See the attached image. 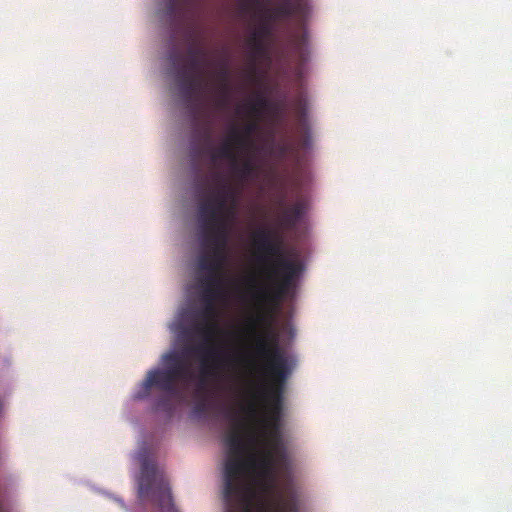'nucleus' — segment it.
I'll list each match as a JSON object with an SVG mask.
<instances>
[{"label": "nucleus", "mask_w": 512, "mask_h": 512, "mask_svg": "<svg viewBox=\"0 0 512 512\" xmlns=\"http://www.w3.org/2000/svg\"><path fill=\"white\" fill-rule=\"evenodd\" d=\"M253 354L263 361L261 371L268 385L261 389L265 418L262 425L260 458L252 457L264 475L277 473L280 478L290 475V459L281 432L283 395L285 385L294 369L293 359L279 346L277 333L272 329L267 313L260 312L251 318Z\"/></svg>", "instance_id": "1"}, {"label": "nucleus", "mask_w": 512, "mask_h": 512, "mask_svg": "<svg viewBox=\"0 0 512 512\" xmlns=\"http://www.w3.org/2000/svg\"><path fill=\"white\" fill-rule=\"evenodd\" d=\"M224 442L228 448L223 491L227 512H297L292 498L278 494L277 473L264 475L253 462L252 457L259 459L261 450L250 451L241 422H235Z\"/></svg>", "instance_id": "2"}, {"label": "nucleus", "mask_w": 512, "mask_h": 512, "mask_svg": "<svg viewBox=\"0 0 512 512\" xmlns=\"http://www.w3.org/2000/svg\"><path fill=\"white\" fill-rule=\"evenodd\" d=\"M283 243V235L278 230L259 229L254 233L253 244L260 254L259 259L266 261L267 257H275L268 269V278L274 283V290L271 294L267 289H258L254 297L260 302L286 296L304 270L300 260L284 257Z\"/></svg>", "instance_id": "3"}, {"label": "nucleus", "mask_w": 512, "mask_h": 512, "mask_svg": "<svg viewBox=\"0 0 512 512\" xmlns=\"http://www.w3.org/2000/svg\"><path fill=\"white\" fill-rule=\"evenodd\" d=\"M162 362L163 368L150 370L147 373L135 397L145 399L150 395L151 388L155 387L163 392L155 401V409L171 413L173 400L181 395L179 384H189L193 379V373L190 365L177 352L164 354Z\"/></svg>", "instance_id": "4"}, {"label": "nucleus", "mask_w": 512, "mask_h": 512, "mask_svg": "<svg viewBox=\"0 0 512 512\" xmlns=\"http://www.w3.org/2000/svg\"><path fill=\"white\" fill-rule=\"evenodd\" d=\"M202 321L194 325L193 330L202 337L203 342L186 348L188 353H195L200 356V381L199 389L205 385L208 377L215 376L221 364V354L215 345H211L212 339L219 333L218 311L215 302H203L200 311Z\"/></svg>", "instance_id": "5"}, {"label": "nucleus", "mask_w": 512, "mask_h": 512, "mask_svg": "<svg viewBox=\"0 0 512 512\" xmlns=\"http://www.w3.org/2000/svg\"><path fill=\"white\" fill-rule=\"evenodd\" d=\"M150 492L160 512H178L173 504L168 481L163 472L157 469L153 461L145 458L141 462L139 494L144 497Z\"/></svg>", "instance_id": "6"}, {"label": "nucleus", "mask_w": 512, "mask_h": 512, "mask_svg": "<svg viewBox=\"0 0 512 512\" xmlns=\"http://www.w3.org/2000/svg\"><path fill=\"white\" fill-rule=\"evenodd\" d=\"M170 61L176 69V78L182 96L190 100L195 95H201L207 85L204 79L207 57H188L187 65H180V56L173 51L170 54Z\"/></svg>", "instance_id": "7"}, {"label": "nucleus", "mask_w": 512, "mask_h": 512, "mask_svg": "<svg viewBox=\"0 0 512 512\" xmlns=\"http://www.w3.org/2000/svg\"><path fill=\"white\" fill-rule=\"evenodd\" d=\"M236 194L225 182L213 189L198 206V219L200 226L221 220L228 216H235Z\"/></svg>", "instance_id": "8"}, {"label": "nucleus", "mask_w": 512, "mask_h": 512, "mask_svg": "<svg viewBox=\"0 0 512 512\" xmlns=\"http://www.w3.org/2000/svg\"><path fill=\"white\" fill-rule=\"evenodd\" d=\"M235 216H228L221 220L201 226L203 233L202 245L227 246L230 234V223Z\"/></svg>", "instance_id": "9"}, {"label": "nucleus", "mask_w": 512, "mask_h": 512, "mask_svg": "<svg viewBox=\"0 0 512 512\" xmlns=\"http://www.w3.org/2000/svg\"><path fill=\"white\" fill-rule=\"evenodd\" d=\"M308 12L309 7L307 3H300L295 0H279L278 4L273 9L269 10L267 17L271 21L293 16L305 19Z\"/></svg>", "instance_id": "10"}, {"label": "nucleus", "mask_w": 512, "mask_h": 512, "mask_svg": "<svg viewBox=\"0 0 512 512\" xmlns=\"http://www.w3.org/2000/svg\"><path fill=\"white\" fill-rule=\"evenodd\" d=\"M307 211L305 199H299L295 203L285 207L279 217V227L283 231H293Z\"/></svg>", "instance_id": "11"}, {"label": "nucleus", "mask_w": 512, "mask_h": 512, "mask_svg": "<svg viewBox=\"0 0 512 512\" xmlns=\"http://www.w3.org/2000/svg\"><path fill=\"white\" fill-rule=\"evenodd\" d=\"M294 109L299 120V125L302 134L300 139V146L303 149H309L312 145V136L307 121L306 100L302 96H299L294 101Z\"/></svg>", "instance_id": "12"}, {"label": "nucleus", "mask_w": 512, "mask_h": 512, "mask_svg": "<svg viewBox=\"0 0 512 512\" xmlns=\"http://www.w3.org/2000/svg\"><path fill=\"white\" fill-rule=\"evenodd\" d=\"M236 148L239 147L231 138L230 132L228 138L217 149H212L211 147H208V149L205 152L209 153L210 159L213 163L221 159H226L229 160L231 164H236L238 157Z\"/></svg>", "instance_id": "13"}, {"label": "nucleus", "mask_w": 512, "mask_h": 512, "mask_svg": "<svg viewBox=\"0 0 512 512\" xmlns=\"http://www.w3.org/2000/svg\"><path fill=\"white\" fill-rule=\"evenodd\" d=\"M216 81H217V98L216 105L219 108L226 106L228 95H229V70L225 63L221 64L218 71L216 72Z\"/></svg>", "instance_id": "14"}, {"label": "nucleus", "mask_w": 512, "mask_h": 512, "mask_svg": "<svg viewBox=\"0 0 512 512\" xmlns=\"http://www.w3.org/2000/svg\"><path fill=\"white\" fill-rule=\"evenodd\" d=\"M259 128L256 121L247 123L243 130L240 131L236 126H233L230 130L231 138L238 147H246L250 144V136L255 133Z\"/></svg>", "instance_id": "15"}, {"label": "nucleus", "mask_w": 512, "mask_h": 512, "mask_svg": "<svg viewBox=\"0 0 512 512\" xmlns=\"http://www.w3.org/2000/svg\"><path fill=\"white\" fill-rule=\"evenodd\" d=\"M249 113L259 116L263 111L278 112L279 106L272 104L262 93H257L255 98L247 104Z\"/></svg>", "instance_id": "16"}, {"label": "nucleus", "mask_w": 512, "mask_h": 512, "mask_svg": "<svg viewBox=\"0 0 512 512\" xmlns=\"http://www.w3.org/2000/svg\"><path fill=\"white\" fill-rule=\"evenodd\" d=\"M292 49L300 64H304L309 60L310 51L308 48V33L306 31L295 36L292 42Z\"/></svg>", "instance_id": "17"}, {"label": "nucleus", "mask_w": 512, "mask_h": 512, "mask_svg": "<svg viewBox=\"0 0 512 512\" xmlns=\"http://www.w3.org/2000/svg\"><path fill=\"white\" fill-rule=\"evenodd\" d=\"M248 46L250 47V59L252 61V73L254 74L256 71V61L263 57L266 52L267 48L265 45V40L260 39L258 37H254L250 35L248 38Z\"/></svg>", "instance_id": "18"}, {"label": "nucleus", "mask_w": 512, "mask_h": 512, "mask_svg": "<svg viewBox=\"0 0 512 512\" xmlns=\"http://www.w3.org/2000/svg\"><path fill=\"white\" fill-rule=\"evenodd\" d=\"M232 167L241 179H248L256 174V166L251 159H246L241 164L237 160Z\"/></svg>", "instance_id": "19"}, {"label": "nucleus", "mask_w": 512, "mask_h": 512, "mask_svg": "<svg viewBox=\"0 0 512 512\" xmlns=\"http://www.w3.org/2000/svg\"><path fill=\"white\" fill-rule=\"evenodd\" d=\"M200 286L201 288L224 286L223 271L206 272V275L200 279Z\"/></svg>", "instance_id": "20"}, {"label": "nucleus", "mask_w": 512, "mask_h": 512, "mask_svg": "<svg viewBox=\"0 0 512 512\" xmlns=\"http://www.w3.org/2000/svg\"><path fill=\"white\" fill-rule=\"evenodd\" d=\"M205 247H208L210 250L208 251L209 254L212 256L213 260L216 262V264L219 266V268L223 271L224 264L227 259L226 249L227 246H221V245H204Z\"/></svg>", "instance_id": "21"}, {"label": "nucleus", "mask_w": 512, "mask_h": 512, "mask_svg": "<svg viewBox=\"0 0 512 512\" xmlns=\"http://www.w3.org/2000/svg\"><path fill=\"white\" fill-rule=\"evenodd\" d=\"M198 267L200 270L205 272H217L222 271L216 262L213 260L209 252L202 253L197 260Z\"/></svg>", "instance_id": "22"}, {"label": "nucleus", "mask_w": 512, "mask_h": 512, "mask_svg": "<svg viewBox=\"0 0 512 512\" xmlns=\"http://www.w3.org/2000/svg\"><path fill=\"white\" fill-rule=\"evenodd\" d=\"M224 295V286L222 287H208L202 288L201 300L202 302H216Z\"/></svg>", "instance_id": "23"}, {"label": "nucleus", "mask_w": 512, "mask_h": 512, "mask_svg": "<svg viewBox=\"0 0 512 512\" xmlns=\"http://www.w3.org/2000/svg\"><path fill=\"white\" fill-rule=\"evenodd\" d=\"M269 18L267 17V20L263 21L257 29H255L251 35L256 36L260 39L266 40L272 33V28L270 25Z\"/></svg>", "instance_id": "24"}, {"label": "nucleus", "mask_w": 512, "mask_h": 512, "mask_svg": "<svg viewBox=\"0 0 512 512\" xmlns=\"http://www.w3.org/2000/svg\"><path fill=\"white\" fill-rule=\"evenodd\" d=\"M188 57H201L206 58L207 52L199 46H191L187 50Z\"/></svg>", "instance_id": "25"}, {"label": "nucleus", "mask_w": 512, "mask_h": 512, "mask_svg": "<svg viewBox=\"0 0 512 512\" xmlns=\"http://www.w3.org/2000/svg\"><path fill=\"white\" fill-rule=\"evenodd\" d=\"M182 0H166V11L170 17L175 16Z\"/></svg>", "instance_id": "26"}, {"label": "nucleus", "mask_w": 512, "mask_h": 512, "mask_svg": "<svg viewBox=\"0 0 512 512\" xmlns=\"http://www.w3.org/2000/svg\"><path fill=\"white\" fill-rule=\"evenodd\" d=\"M201 137L207 145L211 143V130L208 126L204 127L201 131Z\"/></svg>", "instance_id": "27"}, {"label": "nucleus", "mask_w": 512, "mask_h": 512, "mask_svg": "<svg viewBox=\"0 0 512 512\" xmlns=\"http://www.w3.org/2000/svg\"><path fill=\"white\" fill-rule=\"evenodd\" d=\"M278 150H279V154H280L281 156H283L284 154H286V153H287V151H288V146H287V145H281V146H279V149H278Z\"/></svg>", "instance_id": "28"}, {"label": "nucleus", "mask_w": 512, "mask_h": 512, "mask_svg": "<svg viewBox=\"0 0 512 512\" xmlns=\"http://www.w3.org/2000/svg\"><path fill=\"white\" fill-rule=\"evenodd\" d=\"M245 5H255L258 4V0H242Z\"/></svg>", "instance_id": "29"}, {"label": "nucleus", "mask_w": 512, "mask_h": 512, "mask_svg": "<svg viewBox=\"0 0 512 512\" xmlns=\"http://www.w3.org/2000/svg\"><path fill=\"white\" fill-rule=\"evenodd\" d=\"M249 410H250V412H251L253 415H255V414H256V411H257V410H256V406H255V404H251V405L249 406Z\"/></svg>", "instance_id": "30"}, {"label": "nucleus", "mask_w": 512, "mask_h": 512, "mask_svg": "<svg viewBox=\"0 0 512 512\" xmlns=\"http://www.w3.org/2000/svg\"><path fill=\"white\" fill-rule=\"evenodd\" d=\"M284 201H285V195H282V196L280 197L279 204H280V205H283V204H284Z\"/></svg>", "instance_id": "31"}, {"label": "nucleus", "mask_w": 512, "mask_h": 512, "mask_svg": "<svg viewBox=\"0 0 512 512\" xmlns=\"http://www.w3.org/2000/svg\"><path fill=\"white\" fill-rule=\"evenodd\" d=\"M2 410H3V403H2V401H0V413L2 412Z\"/></svg>", "instance_id": "32"}, {"label": "nucleus", "mask_w": 512, "mask_h": 512, "mask_svg": "<svg viewBox=\"0 0 512 512\" xmlns=\"http://www.w3.org/2000/svg\"><path fill=\"white\" fill-rule=\"evenodd\" d=\"M251 441H252V442H255V441H256V438H255L254 436H253V437H251Z\"/></svg>", "instance_id": "33"}, {"label": "nucleus", "mask_w": 512, "mask_h": 512, "mask_svg": "<svg viewBox=\"0 0 512 512\" xmlns=\"http://www.w3.org/2000/svg\"><path fill=\"white\" fill-rule=\"evenodd\" d=\"M196 152H197V154H200V153H202L203 151H200L199 149H197V151H196Z\"/></svg>", "instance_id": "34"}]
</instances>
